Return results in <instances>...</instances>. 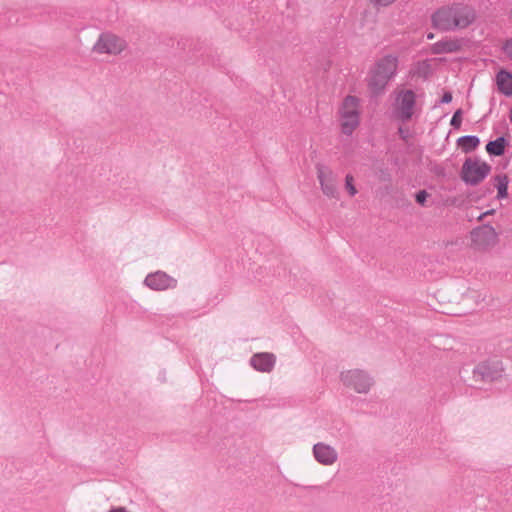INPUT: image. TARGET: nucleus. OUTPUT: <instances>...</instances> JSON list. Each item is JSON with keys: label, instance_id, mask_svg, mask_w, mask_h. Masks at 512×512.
<instances>
[{"label": "nucleus", "instance_id": "f257e3e1", "mask_svg": "<svg viewBox=\"0 0 512 512\" xmlns=\"http://www.w3.org/2000/svg\"><path fill=\"white\" fill-rule=\"evenodd\" d=\"M475 19L474 9L463 3H453L436 10L432 16L434 28L442 31L464 29Z\"/></svg>", "mask_w": 512, "mask_h": 512}, {"label": "nucleus", "instance_id": "f03ea898", "mask_svg": "<svg viewBox=\"0 0 512 512\" xmlns=\"http://www.w3.org/2000/svg\"><path fill=\"white\" fill-rule=\"evenodd\" d=\"M398 62L396 55L387 54L375 63L368 77V87L374 95L383 93L387 84L396 76Z\"/></svg>", "mask_w": 512, "mask_h": 512}, {"label": "nucleus", "instance_id": "7ed1b4c3", "mask_svg": "<svg viewBox=\"0 0 512 512\" xmlns=\"http://www.w3.org/2000/svg\"><path fill=\"white\" fill-rule=\"evenodd\" d=\"M416 94L410 89H402L395 92V99L392 103V117L401 122L407 123L419 113Z\"/></svg>", "mask_w": 512, "mask_h": 512}, {"label": "nucleus", "instance_id": "20e7f679", "mask_svg": "<svg viewBox=\"0 0 512 512\" xmlns=\"http://www.w3.org/2000/svg\"><path fill=\"white\" fill-rule=\"evenodd\" d=\"M341 131L351 135L360 123L359 99L355 96H346L339 108Z\"/></svg>", "mask_w": 512, "mask_h": 512}, {"label": "nucleus", "instance_id": "39448f33", "mask_svg": "<svg viewBox=\"0 0 512 512\" xmlns=\"http://www.w3.org/2000/svg\"><path fill=\"white\" fill-rule=\"evenodd\" d=\"M340 380L347 388L360 394H366L374 384L373 378L364 370L351 369L340 374Z\"/></svg>", "mask_w": 512, "mask_h": 512}, {"label": "nucleus", "instance_id": "423d86ee", "mask_svg": "<svg viewBox=\"0 0 512 512\" xmlns=\"http://www.w3.org/2000/svg\"><path fill=\"white\" fill-rule=\"evenodd\" d=\"M470 237L473 248L479 251H487L499 241L497 231L489 224H483L474 228L470 233Z\"/></svg>", "mask_w": 512, "mask_h": 512}, {"label": "nucleus", "instance_id": "0eeeda50", "mask_svg": "<svg viewBox=\"0 0 512 512\" xmlns=\"http://www.w3.org/2000/svg\"><path fill=\"white\" fill-rule=\"evenodd\" d=\"M490 169L486 162L468 158L463 163L461 177L465 183L477 185L489 174Z\"/></svg>", "mask_w": 512, "mask_h": 512}, {"label": "nucleus", "instance_id": "6e6552de", "mask_svg": "<svg viewBox=\"0 0 512 512\" xmlns=\"http://www.w3.org/2000/svg\"><path fill=\"white\" fill-rule=\"evenodd\" d=\"M126 41L113 33H102L93 46V50L100 54H119L125 48Z\"/></svg>", "mask_w": 512, "mask_h": 512}, {"label": "nucleus", "instance_id": "1a4fd4ad", "mask_svg": "<svg viewBox=\"0 0 512 512\" xmlns=\"http://www.w3.org/2000/svg\"><path fill=\"white\" fill-rule=\"evenodd\" d=\"M504 368L500 360H488L478 364L473 375L475 380L492 382L502 377Z\"/></svg>", "mask_w": 512, "mask_h": 512}, {"label": "nucleus", "instance_id": "9d476101", "mask_svg": "<svg viewBox=\"0 0 512 512\" xmlns=\"http://www.w3.org/2000/svg\"><path fill=\"white\" fill-rule=\"evenodd\" d=\"M177 284V279L161 270L149 273L144 279V285L154 291L175 289Z\"/></svg>", "mask_w": 512, "mask_h": 512}, {"label": "nucleus", "instance_id": "9b49d317", "mask_svg": "<svg viewBox=\"0 0 512 512\" xmlns=\"http://www.w3.org/2000/svg\"><path fill=\"white\" fill-rule=\"evenodd\" d=\"M317 169V178L319 180L322 192L330 197L337 198L338 190L336 186V176L333 171L327 166L318 164L316 166Z\"/></svg>", "mask_w": 512, "mask_h": 512}, {"label": "nucleus", "instance_id": "f8f14e48", "mask_svg": "<svg viewBox=\"0 0 512 512\" xmlns=\"http://www.w3.org/2000/svg\"><path fill=\"white\" fill-rule=\"evenodd\" d=\"M313 457L315 460L324 466H332L338 460L337 450L324 442H318L312 448Z\"/></svg>", "mask_w": 512, "mask_h": 512}, {"label": "nucleus", "instance_id": "ddd939ff", "mask_svg": "<svg viewBox=\"0 0 512 512\" xmlns=\"http://www.w3.org/2000/svg\"><path fill=\"white\" fill-rule=\"evenodd\" d=\"M276 363V357L272 353L262 352L256 353L250 358L251 366L263 373H269L273 370Z\"/></svg>", "mask_w": 512, "mask_h": 512}, {"label": "nucleus", "instance_id": "4468645a", "mask_svg": "<svg viewBox=\"0 0 512 512\" xmlns=\"http://www.w3.org/2000/svg\"><path fill=\"white\" fill-rule=\"evenodd\" d=\"M462 43L458 39L445 38L436 43L431 47V51L434 54L453 53L461 49Z\"/></svg>", "mask_w": 512, "mask_h": 512}, {"label": "nucleus", "instance_id": "2eb2a0df", "mask_svg": "<svg viewBox=\"0 0 512 512\" xmlns=\"http://www.w3.org/2000/svg\"><path fill=\"white\" fill-rule=\"evenodd\" d=\"M498 90L505 96H512V74L506 70H500L496 75Z\"/></svg>", "mask_w": 512, "mask_h": 512}, {"label": "nucleus", "instance_id": "dca6fc26", "mask_svg": "<svg viewBox=\"0 0 512 512\" xmlns=\"http://www.w3.org/2000/svg\"><path fill=\"white\" fill-rule=\"evenodd\" d=\"M506 140L504 137H498L497 139L488 142L486 150L490 155L501 156L505 152Z\"/></svg>", "mask_w": 512, "mask_h": 512}, {"label": "nucleus", "instance_id": "f3484780", "mask_svg": "<svg viewBox=\"0 0 512 512\" xmlns=\"http://www.w3.org/2000/svg\"><path fill=\"white\" fill-rule=\"evenodd\" d=\"M457 142L464 152H470L478 147L480 139L474 135H466L460 137Z\"/></svg>", "mask_w": 512, "mask_h": 512}, {"label": "nucleus", "instance_id": "a211bd4d", "mask_svg": "<svg viewBox=\"0 0 512 512\" xmlns=\"http://www.w3.org/2000/svg\"><path fill=\"white\" fill-rule=\"evenodd\" d=\"M495 186L498 190L497 197L499 199L506 198L508 195V178L506 175H498L495 178Z\"/></svg>", "mask_w": 512, "mask_h": 512}, {"label": "nucleus", "instance_id": "6ab92c4d", "mask_svg": "<svg viewBox=\"0 0 512 512\" xmlns=\"http://www.w3.org/2000/svg\"><path fill=\"white\" fill-rule=\"evenodd\" d=\"M353 176L348 174L345 178V186H346V189L348 190L350 196H355L357 194V189L355 188L354 184H353Z\"/></svg>", "mask_w": 512, "mask_h": 512}, {"label": "nucleus", "instance_id": "aec40b11", "mask_svg": "<svg viewBox=\"0 0 512 512\" xmlns=\"http://www.w3.org/2000/svg\"><path fill=\"white\" fill-rule=\"evenodd\" d=\"M462 123V111L458 109L455 111L454 115L452 116V119L450 121V125L454 127L455 129L460 128Z\"/></svg>", "mask_w": 512, "mask_h": 512}, {"label": "nucleus", "instance_id": "412c9836", "mask_svg": "<svg viewBox=\"0 0 512 512\" xmlns=\"http://www.w3.org/2000/svg\"><path fill=\"white\" fill-rule=\"evenodd\" d=\"M396 0H370L375 7H387L393 4Z\"/></svg>", "mask_w": 512, "mask_h": 512}, {"label": "nucleus", "instance_id": "4be33fe9", "mask_svg": "<svg viewBox=\"0 0 512 512\" xmlns=\"http://www.w3.org/2000/svg\"><path fill=\"white\" fill-rule=\"evenodd\" d=\"M503 51L512 60V39L507 40L503 46Z\"/></svg>", "mask_w": 512, "mask_h": 512}, {"label": "nucleus", "instance_id": "5701e85b", "mask_svg": "<svg viewBox=\"0 0 512 512\" xmlns=\"http://www.w3.org/2000/svg\"><path fill=\"white\" fill-rule=\"evenodd\" d=\"M428 194L425 190H421L419 191L417 194H416V201L421 204V205H424L425 201H426V198H427Z\"/></svg>", "mask_w": 512, "mask_h": 512}, {"label": "nucleus", "instance_id": "b1692460", "mask_svg": "<svg viewBox=\"0 0 512 512\" xmlns=\"http://www.w3.org/2000/svg\"><path fill=\"white\" fill-rule=\"evenodd\" d=\"M398 134L400 136L401 139H403L404 141H407L408 138L410 137V132L408 129H405L403 128L402 126H400L398 128Z\"/></svg>", "mask_w": 512, "mask_h": 512}, {"label": "nucleus", "instance_id": "393cba45", "mask_svg": "<svg viewBox=\"0 0 512 512\" xmlns=\"http://www.w3.org/2000/svg\"><path fill=\"white\" fill-rule=\"evenodd\" d=\"M452 101V94L450 92H445L440 100V103L447 104Z\"/></svg>", "mask_w": 512, "mask_h": 512}, {"label": "nucleus", "instance_id": "a878e982", "mask_svg": "<svg viewBox=\"0 0 512 512\" xmlns=\"http://www.w3.org/2000/svg\"><path fill=\"white\" fill-rule=\"evenodd\" d=\"M494 213H495L494 209L487 210V211L481 213L479 216H477V220L482 221V220H484L485 217L492 215Z\"/></svg>", "mask_w": 512, "mask_h": 512}, {"label": "nucleus", "instance_id": "bb28decb", "mask_svg": "<svg viewBox=\"0 0 512 512\" xmlns=\"http://www.w3.org/2000/svg\"><path fill=\"white\" fill-rule=\"evenodd\" d=\"M427 38L428 39H432L433 38V34L432 33L428 34Z\"/></svg>", "mask_w": 512, "mask_h": 512}, {"label": "nucleus", "instance_id": "cd10ccee", "mask_svg": "<svg viewBox=\"0 0 512 512\" xmlns=\"http://www.w3.org/2000/svg\"><path fill=\"white\" fill-rule=\"evenodd\" d=\"M510 19L512 20V9H511V12H510Z\"/></svg>", "mask_w": 512, "mask_h": 512}]
</instances>
